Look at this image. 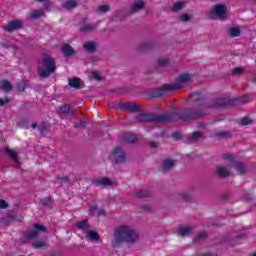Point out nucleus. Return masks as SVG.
Wrapping results in <instances>:
<instances>
[{"instance_id": "29", "label": "nucleus", "mask_w": 256, "mask_h": 256, "mask_svg": "<svg viewBox=\"0 0 256 256\" xmlns=\"http://www.w3.org/2000/svg\"><path fill=\"white\" fill-rule=\"evenodd\" d=\"M32 245L35 249H43V247H47V244L43 241H35Z\"/></svg>"}, {"instance_id": "2", "label": "nucleus", "mask_w": 256, "mask_h": 256, "mask_svg": "<svg viewBox=\"0 0 256 256\" xmlns=\"http://www.w3.org/2000/svg\"><path fill=\"white\" fill-rule=\"evenodd\" d=\"M56 69L55 60L47 55H44L42 60L38 62V75L40 77H49Z\"/></svg>"}, {"instance_id": "40", "label": "nucleus", "mask_w": 256, "mask_h": 256, "mask_svg": "<svg viewBox=\"0 0 256 256\" xmlns=\"http://www.w3.org/2000/svg\"><path fill=\"white\" fill-rule=\"evenodd\" d=\"M11 101L9 98H0V107H3V105H7Z\"/></svg>"}, {"instance_id": "31", "label": "nucleus", "mask_w": 256, "mask_h": 256, "mask_svg": "<svg viewBox=\"0 0 256 256\" xmlns=\"http://www.w3.org/2000/svg\"><path fill=\"white\" fill-rule=\"evenodd\" d=\"M90 79H95L96 81H101V74L98 71H92L90 74Z\"/></svg>"}, {"instance_id": "34", "label": "nucleus", "mask_w": 256, "mask_h": 256, "mask_svg": "<svg viewBox=\"0 0 256 256\" xmlns=\"http://www.w3.org/2000/svg\"><path fill=\"white\" fill-rule=\"evenodd\" d=\"M251 123H253V120H251L250 118H242L241 119V125H251Z\"/></svg>"}, {"instance_id": "14", "label": "nucleus", "mask_w": 256, "mask_h": 256, "mask_svg": "<svg viewBox=\"0 0 256 256\" xmlns=\"http://www.w3.org/2000/svg\"><path fill=\"white\" fill-rule=\"evenodd\" d=\"M173 167H175V161L166 160L162 165V171H164V173H167V171H169L170 169H173Z\"/></svg>"}, {"instance_id": "53", "label": "nucleus", "mask_w": 256, "mask_h": 256, "mask_svg": "<svg viewBox=\"0 0 256 256\" xmlns=\"http://www.w3.org/2000/svg\"><path fill=\"white\" fill-rule=\"evenodd\" d=\"M19 91H24V89L19 88Z\"/></svg>"}, {"instance_id": "22", "label": "nucleus", "mask_w": 256, "mask_h": 256, "mask_svg": "<svg viewBox=\"0 0 256 256\" xmlns=\"http://www.w3.org/2000/svg\"><path fill=\"white\" fill-rule=\"evenodd\" d=\"M39 17H43V10H34L30 13L31 19H39Z\"/></svg>"}, {"instance_id": "28", "label": "nucleus", "mask_w": 256, "mask_h": 256, "mask_svg": "<svg viewBox=\"0 0 256 256\" xmlns=\"http://www.w3.org/2000/svg\"><path fill=\"white\" fill-rule=\"evenodd\" d=\"M111 10V7L108 4H104L98 7L99 13H107Z\"/></svg>"}, {"instance_id": "39", "label": "nucleus", "mask_w": 256, "mask_h": 256, "mask_svg": "<svg viewBox=\"0 0 256 256\" xmlns=\"http://www.w3.org/2000/svg\"><path fill=\"white\" fill-rule=\"evenodd\" d=\"M136 195H137V197H148L149 192L143 190V191L138 192Z\"/></svg>"}, {"instance_id": "48", "label": "nucleus", "mask_w": 256, "mask_h": 256, "mask_svg": "<svg viewBox=\"0 0 256 256\" xmlns=\"http://www.w3.org/2000/svg\"><path fill=\"white\" fill-rule=\"evenodd\" d=\"M205 237H207V233H206V232H201V233L198 235V239H205Z\"/></svg>"}, {"instance_id": "12", "label": "nucleus", "mask_w": 256, "mask_h": 256, "mask_svg": "<svg viewBox=\"0 0 256 256\" xmlns=\"http://www.w3.org/2000/svg\"><path fill=\"white\" fill-rule=\"evenodd\" d=\"M143 7H145V2H143V0H135L131 6V10L140 11Z\"/></svg>"}, {"instance_id": "13", "label": "nucleus", "mask_w": 256, "mask_h": 256, "mask_svg": "<svg viewBox=\"0 0 256 256\" xmlns=\"http://www.w3.org/2000/svg\"><path fill=\"white\" fill-rule=\"evenodd\" d=\"M62 53L65 55V57H71V55H73L75 51L70 45L64 44L62 46Z\"/></svg>"}, {"instance_id": "46", "label": "nucleus", "mask_w": 256, "mask_h": 256, "mask_svg": "<svg viewBox=\"0 0 256 256\" xmlns=\"http://www.w3.org/2000/svg\"><path fill=\"white\" fill-rule=\"evenodd\" d=\"M225 159H226V161H233L234 156L232 154H230V153H227L225 155Z\"/></svg>"}, {"instance_id": "26", "label": "nucleus", "mask_w": 256, "mask_h": 256, "mask_svg": "<svg viewBox=\"0 0 256 256\" xmlns=\"http://www.w3.org/2000/svg\"><path fill=\"white\" fill-rule=\"evenodd\" d=\"M223 105H225V99L219 98L214 101L212 107H215L217 109L218 107H223Z\"/></svg>"}, {"instance_id": "56", "label": "nucleus", "mask_w": 256, "mask_h": 256, "mask_svg": "<svg viewBox=\"0 0 256 256\" xmlns=\"http://www.w3.org/2000/svg\"><path fill=\"white\" fill-rule=\"evenodd\" d=\"M254 256H256V253L254 254Z\"/></svg>"}, {"instance_id": "10", "label": "nucleus", "mask_w": 256, "mask_h": 256, "mask_svg": "<svg viewBox=\"0 0 256 256\" xmlns=\"http://www.w3.org/2000/svg\"><path fill=\"white\" fill-rule=\"evenodd\" d=\"M69 85L70 87H74V89H81L83 87V81L79 78H72L69 79Z\"/></svg>"}, {"instance_id": "55", "label": "nucleus", "mask_w": 256, "mask_h": 256, "mask_svg": "<svg viewBox=\"0 0 256 256\" xmlns=\"http://www.w3.org/2000/svg\"><path fill=\"white\" fill-rule=\"evenodd\" d=\"M184 197V199H187V196H183Z\"/></svg>"}, {"instance_id": "15", "label": "nucleus", "mask_w": 256, "mask_h": 256, "mask_svg": "<svg viewBox=\"0 0 256 256\" xmlns=\"http://www.w3.org/2000/svg\"><path fill=\"white\" fill-rule=\"evenodd\" d=\"M84 49L87 53H95V49H97V44L94 42H86L84 44Z\"/></svg>"}, {"instance_id": "16", "label": "nucleus", "mask_w": 256, "mask_h": 256, "mask_svg": "<svg viewBox=\"0 0 256 256\" xmlns=\"http://www.w3.org/2000/svg\"><path fill=\"white\" fill-rule=\"evenodd\" d=\"M191 233H193V228L186 226V227H181L179 229V235H181V237H185L187 235H191Z\"/></svg>"}, {"instance_id": "33", "label": "nucleus", "mask_w": 256, "mask_h": 256, "mask_svg": "<svg viewBox=\"0 0 256 256\" xmlns=\"http://www.w3.org/2000/svg\"><path fill=\"white\" fill-rule=\"evenodd\" d=\"M90 213H92V215H95L96 213H98V215H103V211H99L98 209H97V206H92L91 208H90Z\"/></svg>"}, {"instance_id": "51", "label": "nucleus", "mask_w": 256, "mask_h": 256, "mask_svg": "<svg viewBox=\"0 0 256 256\" xmlns=\"http://www.w3.org/2000/svg\"><path fill=\"white\" fill-rule=\"evenodd\" d=\"M32 129H37V124L33 123L32 124Z\"/></svg>"}, {"instance_id": "41", "label": "nucleus", "mask_w": 256, "mask_h": 256, "mask_svg": "<svg viewBox=\"0 0 256 256\" xmlns=\"http://www.w3.org/2000/svg\"><path fill=\"white\" fill-rule=\"evenodd\" d=\"M128 143H135L137 141V136L135 135H130L127 139Z\"/></svg>"}, {"instance_id": "18", "label": "nucleus", "mask_w": 256, "mask_h": 256, "mask_svg": "<svg viewBox=\"0 0 256 256\" xmlns=\"http://www.w3.org/2000/svg\"><path fill=\"white\" fill-rule=\"evenodd\" d=\"M64 9H75L77 7V0H68L63 3Z\"/></svg>"}, {"instance_id": "8", "label": "nucleus", "mask_w": 256, "mask_h": 256, "mask_svg": "<svg viewBox=\"0 0 256 256\" xmlns=\"http://www.w3.org/2000/svg\"><path fill=\"white\" fill-rule=\"evenodd\" d=\"M23 27V21L21 20H13L10 23L4 26L5 31L11 33L12 31H17V29H21Z\"/></svg>"}, {"instance_id": "32", "label": "nucleus", "mask_w": 256, "mask_h": 256, "mask_svg": "<svg viewBox=\"0 0 256 256\" xmlns=\"http://www.w3.org/2000/svg\"><path fill=\"white\" fill-rule=\"evenodd\" d=\"M76 227L78 229H87V227H88L87 220H83V221L77 222L76 223Z\"/></svg>"}, {"instance_id": "30", "label": "nucleus", "mask_w": 256, "mask_h": 256, "mask_svg": "<svg viewBox=\"0 0 256 256\" xmlns=\"http://www.w3.org/2000/svg\"><path fill=\"white\" fill-rule=\"evenodd\" d=\"M96 28H97V25L95 24H87L82 28H80V31H93V29H96Z\"/></svg>"}, {"instance_id": "43", "label": "nucleus", "mask_w": 256, "mask_h": 256, "mask_svg": "<svg viewBox=\"0 0 256 256\" xmlns=\"http://www.w3.org/2000/svg\"><path fill=\"white\" fill-rule=\"evenodd\" d=\"M8 204L5 200H0V209H7Z\"/></svg>"}, {"instance_id": "9", "label": "nucleus", "mask_w": 256, "mask_h": 256, "mask_svg": "<svg viewBox=\"0 0 256 256\" xmlns=\"http://www.w3.org/2000/svg\"><path fill=\"white\" fill-rule=\"evenodd\" d=\"M95 185H97V187L99 186L108 187L109 185H115V183L111 181L109 178H102V179L96 180Z\"/></svg>"}, {"instance_id": "50", "label": "nucleus", "mask_w": 256, "mask_h": 256, "mask_svg": "<svg viewBox=\"0 0 256 256\" xmlns=\"http://www.w3.org/2000/svg\"><path fill=\"white\" fill-rule=\"evenodd\" d=\"M229 175H231V172H229L228 170L225 171V177H229Z\"/></svg>"}, {"instance_id": "17", "label": "nucleus", "mask_w": 256, "mask_h": 256, "mask_svg": "<svg viewBox=\"0 0 256 256\" xmlns=\"http://www.w3.org/2000/svg\"><path fill=\"white\" fill-rule=\"evenodd\" d=\"M185 7H187V2L178 1V2L174 3L172 9H173V11H181V9H185Z\"/></svg>"}, {"instance_id": "6", "label": "nucleus", "mask_w": 256, "mask_h": 256, "mask_svg": "<svg viewBox=\"0 0 256 256\" xmlns=\"http://www.w3.org/2000/svg\"><path fill=\"white\" fill-rule=\"evenodd\" d=\"M47 231L45 226H41L39 224L34 225V228L26 233L27 239H35L41 235V233Z\"/></svg>"}, {"instance_id": "37", "label": "nucleus", "mask_w": 256, "mask_h": 256, "mask_svg": "<svg viewBox=\"0 0 256 256\" xmlns=\"http://www.w3.org/2000/svg\"><path fill=\"white\" fill-rule=\"evenodd\" d=\"M214 136L216 137V139H221L223 137H225V132L224 131H217Z\"/></svg>"}, {"instance_id": "4", "label": "nucleus", "mask_w": 256, "mask_h": 256, "mask_svg": "<svg viewBox=\"0 0 256 256\" xmlns=\"http://www.w3.org/2000/svg\"><path fill=\"white\" fill-rule=\"evenodd\" d=\"M208 15L211 19H221L225 15V5L216 4L209 9Z\"/></svg>"}, {"instance_id": "7", "label": "nucleus", "mask_w": 256, "mask_h": 256, "mask_svg": "<svg viewBox=\"0 0 256 256\" xmlns=\"http://www.w3.org/2000/svg\"><path fill=\"white\" fill-rule=\"evenodd\" d=\"M109 159L116 161V163H123L125 161V152L121 148H116L110 153Z\"/></svg>"}, {"instance_id": "52", "label": "nucleus", "mask_w": 256, "mask_h": 256, "mask_svg": "<svg viewBox=\"0 0 256 256\" xmlns=\"http://www.w3.org/2000/svg\"><path fill=\"white\" fill-rule=\"evenodd\" d=\"M152 147H157V143H152Z\"/></svg>"}, {"instance_id": "35", "label": "nucleus", "mask_w": 256, "mask_h": 256, "mask_svg": "<svg viewBox=\"0 0 256 256\" xmlns=\"http://www.w3.org/2000/svg\"><path fill=\"white\" fill-rule=\"evenodd\" d=\"M203 137V133H201V132H194L193 134H192V139L194 140V141H196L197 139H201Z\"/></svg>"}, {"instance_id": "1", "label": "nucleus", "mask_w": 256, "mask_h": 256, "mask_svg": "<svg viewBox=\"0 0 256 256\" xmlns=\"http://www.w3.org/2000/svg\"><path fill=\"white\" fill-rule=\"evenodd\" d=\"M139 239V234L131 226L121 225L115 228L112 239L113 247H119L121 243H133Z\"/></svg>"}, {"instance_id": "49", "label": "nucleus", "mask_w": 256, "mask_h": 256, "mask_svg": "<svg viewBox=\"0 0 256 256\" xmlns=\"http://www.w3.org/2000/svg\"><path fill=\"white\" fill-rule=\"evenodd\" d=\"M174 139H181V134L176 132L173 134Z\"/></svg>"}, {"instance_id": "44", "label": "nucleus", "mask_w": 256, "mask_h": 256, "mask_svg": "<svg viewBox=\"0 0 256 256\" xmlns=\"http://www.w3.org/2000/svg\"><path fill=\"white\" fill-rule=\"evenodd\" d=\"M167 63H168V61H167V59H165V58H162V59H160V60H158V65H160V66H164V65H167Z\"/></svg>"}, {"instance_id": "47", "label": "nucleus", "mask_w": 256, "mask_h": 256, "mask_svg": "<svg viewBox=\"0 0 256 256\" xmlns=\"http://www.w3.org/2000/svg\"><path fill=\"white\" fill-rule=\"evenodd\" d=\"M249 101H251V98L249 96H244L242 99H241V102L242 103H249Z\"/></svg>"}, {"instance_id": "20", "label": "nucleus", "mask_w": 256, "mask_h": 256, "mask_svg": "<svg viewBox=\"0 0 256 256\" xmlns=\"http://www.w3.org/2000/svg\"><path fill=\"white\" fill-rule=\"evenodd\" d=\"M0 89H3L4 91H11L13 86L9 83V81L3 80L0 82Z\"/></svg>"}, {"instance_id": "11", "label": "nucleus", "mask_w": 256, "mask_h": 256, "mask_svg": "<svg viewBox=\"0 0 256 256\" xmlns=\"http://www.w3.org/2000/svg\"><path fill=\"white\" fill-rule=\"evenodd\" d=\"M214 175H215V177H218L219 179H223V177H225V166L217 165Z\"/></svg>"}, {"instance_id": "36", "label": "nucleus", "mask_w": 256, "mask_h": 256, "mask_svg": "<svg viewBox=\"0 0 256 256\" xmlns=\"http://www.w3.org/2000/svg\"><path fill=\"white\" fill-rule=\"evenodd\" d=\"M191 19V15H189V14H182L181 16H180V21H189Z\"/></svg>"}, {"instance_id": "24", "label": "nucleus", "mask_w": 256, "mask_h": 256, "mask_svg": "<svg viewBox=\"0 0 256 256\" xmlns=\"http://www.w3.org/2000/svg\"><path fill=\"white\" fill-rule=\"evenodd\" d=\"M228 33L230 37H239V35H241V30H239V28H231Z\"/></svg>"}, {"instance_id": "5", "label": "nucleus", "mask_w": 256, "mask_h": 256, "mask_svg": "<svg viewBox=\"0 0 256 256\" xmlns=\"http://www.w3.org/2000/svg\"><path fill=\"white\" fill-rule=\"evenodd\" d=\"M140 121H153L154 123H165V121H171V118L167 115L153 116V115H140Z\"/></svg>"}, {"instance_id": "54", "label": "nucleus", "mask_w": 256, "mask_h": 256, "mask_svg": "<svg viewBox=\"0 0 256 256\" xmlns=\"http://www.w3.org/2000/svg\"><path fill=\"white\" fill-rule=\"evenodd\" d=\"M37 1L43 2V1H45V0H37Z\"/></svg>"}, {"instance_id": "19", "label": "nucleus", "mask_w": 256, "mask_h": 256, "mask_svg": "<svg viewBox=\"0 0 256 256\" xmlns=\"http://www.w3.org/2000/svg\"><path fill=\"white\" fill-rule=\"evenodd\" d=\"M87 237H88V239H90V241H99V233H97L93 230H89L87 232Z\"/></svg>"}, {"instance_id": "38", "label": "nucleus", "mask_w": 256, "mask_h": 256, "mask_svg": "<svg viewBox=\"0 0 256 256\" xmlns=\"http://www.w3.org/2000/svg\"><path fill=\"white\" fill-rule=\"evenodd\" d=\"M126 109H131L132 111H137V108L133 103H126L125 104Z\"/></svg>"}, {"instance_id": "25", "label": "nucleus", "mask_w": 256, "mask_h": 256, "mask_svg": "<svg viewBox=\"0 0 256 256\" xmlns=\"http://www.w3.org/2000/svg\"><path fill=\"white\" fill-rule=\"evenodd\" d=\"M237 103H239V100H237V99H235V98H229V97H227V98H226L225 105H226V107H229V106L237 105Z\"/></svg>"}, {"instance_id": "3", "label": "nucleus", "mask_w": 256, "mask_h": 256, "mask_svg": "<svg viewBox=\"0 0 256 256\" xmlns=\"http://www.w3.org/2000/svg\"><path fill=\"white\" fill-rule=\"evenodd\" d=\"M193 77H194L193 74H189V73H184L180 75L176 80V84H172L170 86V89H181L183 85L187 83H191V81H193Z\"/></svg>"}, {"instance_id": "27", "label": "nucleus", "mask_w": 256, "mask_h": 256, "mask_svg": "<svg viewBox=\"0 0 256 256\" xmlns=\"http://www.w3.org/2000/svg\"><path fill=\"white\" fill-rule=\"evenodd\" d=\"M69 111H71V107H69V105H64V106L58 108V113L60 115H63L65 113H69Z\"/></svg>"}, {"instance_id": "42", "label": "nucleus", "mask_w": 256, "mask_h": 256, "mask_svg": "<svg viewBox=\"0 0 256 256\" xmlns=\"http://www.w3.org/2000/svg\"><path fill=\"white\" fill-rule=\"evenodd\" d=\"M38 129L40 133H45V131H47V126L46 124H42L38 127Z\"/></svg>"}, {"instance_id": "45", "label": "nucleus", "mask_w": 256, "mask_h": 256, "mask_svg": "<svg viewBox=\"0 0 256 256\" xmlns=\"http://www.w3.org/2000/svg\"><path fill=\"white\" fill-rule=\"evenodd\" d=\"M243 73V68L238 67L234 69V75H241Z\"/></svg>"}, {"instance_id": "23", "label": "nucleus", "mask_w": 256, "mask_h": 256, "mask_svg": "<svg viewBox=\"0 0 256 256\" xmlns=\"http://www.w3.org/2000/svg\"><path fill=\"white\" fill-rule=\"evenodd\" d=\"M7 153L9 155V157H11L15 161V163H17V165H19V158H17V152H15L11 149H8Z\"/></svg>"}, {"instance_id": "21", "label": "nucleus", "mask_w": 256, "mask_h": 256, "mask_svg": "<svg viewBox=\"0 0 256 256\" xmlns=\"http://www.w3.org/2000/svg\"><path fill=\"white\" fill-rule=\"evenodd\" d=\"M236 171H238L239 175H245L247 173V166L243 163H238L236 165Z\"/></svg>"}]
</instances>
